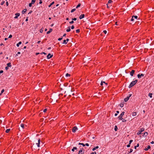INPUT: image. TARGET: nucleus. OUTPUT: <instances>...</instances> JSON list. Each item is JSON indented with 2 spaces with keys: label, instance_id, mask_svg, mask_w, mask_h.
I'll list each match as a JSON object with an SVG mask.
<instances>
[{
  "label": "nucleus",
  "instance_id": "nucleus-1",
  "mask_svg": "<svg viewBox=\"0 0 154 154\" xmlns=\"http://www.w3.org/2000/svg\"><path fill=\"white\" fill-rule=\"evenodd\" d=\"M137 82V80H136L131 82L128 87L129 88H130L133 87L134 85H135Z\"/></svg>",
  "mask_w": 154,
  "mask_h": 154
},
{
  "label": "nucleus",
  "instance_id": "nucleus-2",
  "mask_svg": "<svg viewBox=\"0 0 154 154\" xmlns=\"http://www.w3.org/2000/svg\"><path fill=\"white\" fill-rule=\"evenodd\" d=\"M125 112H123L122 113L120 114V115L118 117L119 119V120H122V117L125 114Z\"/></svg>",
  "mask_w": 154,
  "mask_h": 154
},
{
  "label": "nucleus",
  "instance_id": "nucleus-3",
  "mask_svg": "<svg viewBox=\"0 0 154 154\" xmlns=\"http://www.w3.org/2000/svg\"><path fill=\"white\" fill-rule=\"evenodd\" d=\"M144 131V128H141L140 130H139L138 132L137 133V135H139L141 134L142 132Z\"/></svg>",
  "mask_w": 154,
  "mask_h": 154
},
{
  "label": "nucleus",
  "instance_id": "nucleus-4",
  "mask_svg": "<svg viewBox=\"0 0 154 154\" xmlns=\"http://www.w3.org/2000/svg\"><path fill=\"white\" fill-rule=\"evenodd\" d=\"M78 130L77 127L76 126H74L72 129V131L73 133H75Z\"/></svg>",
  "mask_w": 154,
  "mask_h": 154
},
{
  "label": "nucleus",
  "instance_id": "nucleus-5",
  "mask_svg": "<svg viewBox=\"0 0 154 154\" xmlns=\"http://www.w3.org/2000/svg\"><path fill=\"white\" fill-rule=\"evenodd\" d=\"M131 95H132L131 94H129L128 96L127 97H126L124 99V101L125 102H127V101H128V100H129V99L130 97H131Z\"/></svg>",
  "mask_w": 154,
  "mask_h": 154
},
{
  "label": "nucleus",
  "instance_id": "nucleus-6",
  "mask_svg": "<svg viewBox=\"0 0 154 154\" xmlns=\"http://www.w3.org/2000/svg\"><path fill=\"white\" fill-rule=\"evenodd\" d=\"M53 56V55H51V54H48V55L47 56V58L48 59H49L51 58Z\"/></svg>",
  "mask_w": 154,
  "mask_h": 154
},
{
  "label": "nucleus",
  "instance_id": "nucleus-7",
  "mask_svg": "<svg viewBox=\"0 0 154 154\" xmlns=\"http://www.w3.org/2000/svg\"><path fill=\"white\" fill-rule=\"evenodd\" d=\"M144 75V74H138L137 75V77L139 79H140L141 78V76H143Z\"/></svg>",
  "mask_w": 154,
  "mask_h": 154
},
{
  "label": "nucleus",
  "instance_id": "nucleus-8",
  "mask_svg": "<svg viewBox=\"0 0 154 154\" xmlns=\"http://www.w3.org/2000/svg\"><path fill=\"white\" fill-rule=\"evenodd\" d=\"M40 139H38V143H36V144L37 145V146L38 147H40Z\"/></svg>",
  "mask_w": 154,
  "mask_h": 154
},
{
  "label": "nucleus",
  "instance_id": "nucleus-9",
  "mask_svg": "<svg viewBox=\"0 0 154 154\" xmlns=\"http://www.w3.org/2000/svg\"><path fill=\"white\" fill-rule=\"evenodd\" d=\"M84 150H83L82 149L80 150L78 154H83L84 153Z\"/></svg>",
  "mask_w": 154,
  "mask_h": 154
},
{
  "label": "nucleus",
  "instance_id": "nucleus-10",
  "mask_svg": "<svg viewBox=\"0 0 154 154\" xmlns=\"http://www.w3.org/2000/svg\"><path fill=\"white\" fill-rule=\"evenodd\" d=\"M16 16L14 17V18L15 19H17L18 18V17H19L20 15V14L19 13H17L15 14Z\"/></svg>",
  "mask_w": 154,
  "mask_h": 154
},
{
  "label": "nucleus",
  "instance_id": "nucleus-11",
  "mask_svg": "<svg viewBox=\"0 0 154 154\" xmlns=\"http://www.w3.org/2000/svg\"><path fill=\"white\" fill-rule=\"evenodd\" d=\"M135 70H132L131 72L130 73V75L131 76H133V75L134 73Z\"/></svg>",
  "mask_w": 154,
  "mask_h": 154
},
{
  "label": "nucleus",
  "instance_id": "nucleus-12",
  "mask_svg": "<svg viewBox=\"0 0 154 154\" xmlns=\"http://www.w3.org/2000/svg\"><path fill=\"white\" fill-rule=\"evenodd\" d=\"M85 17V14H82L81 15H80V16L79 17V18L80 19H81L82 18H84Z\"/></svg>",
  "mask_w": 154,
  "mask_h": 154
},
{
  "label": "nucleus",
  "instance_id": "nucleus-13",
  "mask_svg": "<svg viewBox=\"0 0 154 154\" xmlns=\"http://www.w3.org/2000/svg\"><path fill=\"white\" fill-rule=\"evenodd\" d=\"M151 148V147L149 145H148L147 146V148H145L144 149V150H145V151H147L148 150V149H150Z\"/></svg>",
  "mask_w": 154,
  "mask_h": 154
},
{
  "label": "nucleus",
  "instance_id": "nucleus-14",
  "mask_svg": "<svg viewBox=\"0 0 154 154\" xmlns=\"http://www.w3.org/2000/svg\"><path fill=\"white\" fill-rule=\"evenodd\" d=\"M53 29H50L47 32V34H48L50 33V32H52Z\"/></svg>",
  "mask_w": 154,
  "mask_h": 154
},
{
  "label": "nucleus",
  "instance_id": "nucleus-15",
  "mask_svg": "<svg viewBox=\"0 0 154 154\" xmlns=\"http://www.w3.org/2000/svg\"><path fill=\"white\" fill-rule=\"evenodd\" d=\"M103 83H104V84L106 86L107 85V83H105V82H102L100 83V85H103Z\"/></svg>",
  "mask_w": 154,
  "mask_h": 154
},
{
  "label": "nucleus",
  "instance_id": "nucleus-16",
  "mask_svg": "<svg viewBox=\"0 0 154 154\" xmlns=\"http://www.w3.org/2000/svg\"><path fill=\"white\" fill-rule=\"evenodd\" d=\"M70 26H68V29L66 30V31L67 32H69L71 30V29H70Z\"/></svg>",
  "mask_w": 154,
  "mask_h": 154
},
{
  "label": "nucleus",
  "instance_id": "nucleus-17",
  "mask_svg": "<svg viewBox=\"0 0 154 154\" xmlns=\"http://www.w3.org/2000/svg\"><path fill=\"white\" fill-rule=\"evenodd\" d=\"M137 115V112H134L132 113V116H135Z\"/></svg>",
  "mask_w": 154,
  "mask_h": 154
},
{
  "label": "nucleus",
  "instance_id": "nucleus-18",
  "mask_svg": "<svg viewBox=\"0 0 154 154\" xmlns=\"http://www.w3.org/2000/svg\"><path fill=\"white\" fill-rule=\"evenodd\" d=\"M99 148V146H97L96 147H95L94 148L92 149V150L94 151L96 149H98Z\"/></svg>",
  "mask_w": 154,
  "mask_h": 154
},
{
  "label": "nucleus",
  "instance_id": "nucleus-19",
  "mask_svg": "<svg viewBox=\"0 0 154 154\" xmlns=\"http://www.w3.org/2000/svg\"><path fill=\"white\" fill-rule=\"evenodd\" d=\"M27 11V9H24L22 11V13L23 14H24Z\"/></svg>",
  "mask_w": 154,
  "mask_h": 154
},
{
  "label": "nucleus",
  "instance_id": "nucleus-20",
  "mask_svg": "<svg viewBox=\"0 0 154 154\" xmlns=\"http://www.w3.org/2000/svg\"><path fill=\"white\" fill-rule=\"evenodd\" d=\"M7 66H8V67H11V63H8L7 64Z\"/></svg>",
  "mask_w": 154,
  "mask_h": 154
},
{
  "label": "nucleus",
  "instance_id": "nucleus-21",
  "mask_svg": "<svg viewBox=\"0 0 154 154\" xmlns=\"http://www.w3.org/2000/svg\"><path fill=\"white\" fill-rule=\"evenodd\" d=\"M21 42H19L17 44V47H19L20 45L21 44Z\"/></svg>",
  "mask_w": 154,
  "mask_h": 154
},
{
  "label": "nucleus",
  "instance_id": "nucleus-22",
  "mask_svg": "<svg viewBox=\"0 0 154 154\" xmlns=\"http://www.w3.org/2000/svg\"><path fill=\"white\" fill-rule=\"evenodd\" d=\"M62 43L63 44H66L67 43V42H66V40H64Z\"/></svg>",
  "mask_w": 154,
  "mask_h": 154
},
{
  "label": "nucleus",
  "instance_id": "nucleus-23",
  "mask_svg": "<svg viewBox=\"0 0 154 154\" xmlns=\"http://www.w3.org/2000/svg\"><path fill=\"white\" fill-rule=\"evenodd\" d=\"M79 145H82L83 146H85V145L83 143H79Z\"/></svg>",
  "mask_w": 154,
  "mask_h": 154
},
{
  "label": "nucleus",
  "instance_id": "nucleus-24",
  "mask_svg": "<svg viewBox=\"0 0 154 154\" xmlns=\"http://www.w3.org/2000/svg\"><path fill=\"white\" fill-rule=\"evenodd\" d=\"M10 131V129H7L5 131V132L7 133H8Z\"/></svg>",
  "mask_w": 154,
  "mask_h": 154
},
{
  "label": "nucleus",
  "instance_id": "nucleus-25",
  "mask_svg": "<svg viewBox=\"0 0 154 154\" xmlns=\"http://www.w3.org/2000/svg\"><path fill=\"white\" fill-rule=\"evenodd\" d=\"M148 135V133L147 132H145L144 133L143 135L146 136Z\"/></svg>",
  "mask_w": 154,
  "mask_h": 154
},
{
  "label": "nucleus",
  "instance_id": "nucleus-26",
  "mask_svg": "<svg viewBox=\"0 0 154 154\" xmlns=\"http://www.w3.org/2000/svg\"><path fill=\"white\" fill-rule=\"evenodd\" d=\"M132 17H133V18L136 19H137L138 17L137 16L133 15Z\"/></svg>",
  "mask_w": 154,
  "mask_h": 154
},
{
  "label": "nucleus",
  "instance_id": "nucleus-27",
  "mask_svg": "<svg viewBox=\"0 0 154 154\" xmlns=\"http://www.w3.org/2000/svg\"><path fill=\"white\" fill-rule=\"evenodd\" d=\"M5 91V90L4 89H3L2 90V91H1V93H0V95H1L4 92V91Z\"/></svg>",
  "mask_w": 154,
  "mask_h": 154
},
{
  "label": "nucleus",
  "instance_id": "nucleus-28",
  "mask_svg": "<svg viewBox=\"0 0 154 154\" xmlns=\"http://www.w3.org/2000/svg\"><path fill=\"white\" fill-rule=\"evenodd\" d=\"M152 93H149V94L148 96L152 98Z\"/></svg>",
  "mask_w": 154,
  "mask_h": 154
},
{
  "label": "nucleus",
  "instance_id": "nucleus-29",
  "mask_svg": "<svg viewBox=\"0 0 154 154\" xmlns=\"http://www.w3.org/2000/svg\"><path fill=\"white\" fill-rule=\"evenodd\" d=\"M81 6V4L79 3L78 4V5L76 7V8H78L79 7Z\"/></svg>",
  "mask_w": 154,
  "mask_h": 154
},
{
  "label": "nucleus",
  "instance_id": "nucleus-30",
  "mask_svg": "<svg viewBox=\"0 0 154 154\" xmlns=\"http://www.w3.org/2000/svg\"><path fill=\"white\" fill-rule=\"evenodd\" d=\"M76 32L77 33H79V32H80V29H77V30H76Z\"/></svg>",
  "mask_w": 154,
  "mask_h": 154
},
{
  "label": "nucleus",
  "instance_id": "nucleus-31",
  "mask_svg": "<svg viewBox=\"0 0 154 154\" xmlns=\"http://www.w3.org/2000/svg\"><path fill=\"white\" fill-rule=\"evenodd\" d=\"M70 76V74H69L68 73H66V77Z\"/></svg>",
  "mask_w": 154,
  "mask_h": 154
},
{
  "label": "nucleus",
  "instance_id": "nucleus-32",
  "mask_svg": "<svg viewBox=\"0 0 154 154\" xmlns=\"http://www.w3.org/2000/svg\"><path fill=\"white\" fill-rule=\"evenodd\" d=\"M76 10V9L75 8H74V9H72L71 12L72 13V12H74Z\"/></svg>",
  "mask_w": 154,
  "mask_h": 154
},
{
  "label": "nucleus",
  "instance_id": "nucleus-33",
  "mask_svg": "<svg viewBox=\"0 0 154 154\" xmlns=\"http://www.w3.org/2000/svg\"><path fill=\"white\" fill-rule=\"evenodd\" d=\"M117 129L118 128L117 126H116L114 128V130L115 131H117Z\"/></svg>",
  "mask_w": 154,
  "mask_h": 154
},
{
  "label": "nucleus",
  "instance_id": "nucleus-34",
  "mask_svg": "<svg viewBox=\"0 0 154 154\" xmlns=\"http://www.w3.org/2000/svg\"><path fill=\"white\" fill-rule=\"evenodd\" d=\"M36 0H32L31 3L33 4L35 2Z\"/></svg>",
  "mask_w": 154,
  "mask_h": 154
},
{
  "label": "nucleus",
  "instance_id": "nucleus-35",
  "mask_svg": "<svg viewBox=\"0 0 154 154\" xmlns=\"http://www.w3.org/2000/svg\"><path fill=\"white\" fill-rule=\"evenodd\" d=\"M122 122H126V120H125V119H122Z\"/></svg>",
  "mask_w": 154,
  "mask_h": 154
},
{
  "label": "nucleus",
  "instance_id": "nucleus-36",
  "mask_svg": "<svg viewBox=\"0 0 154 154\" xmlns=\"http://www.w3.org/2000/svg\"><path fill=\"white\" fill-rule=\"evenodd\" d=\"M112 0H109L108 2V3L109 4H110L112 3Z\"/></svg>",
  "mask_w": 154,
  "mask_h": 154
},
{
  "label": "nucleus",
  "instance_id": "nucleus-37",
  "mask_svg": "<svg viewBox=\"0 0 154 154\" xmlns=\"http://www.w3.org/2000/svg\"><path fill=\"white\" fill-rule=\"evenodd\" d=\"M120 106L121 107H122L124 106V104H122V103H121L120 104Z\"/></svg>",
  "mask_w": 154,
  "mask_h": 154
},
{
  "label": "nucleus",
  "instance_id": "nucleus-38",
  "mask_svg": "<svg viewBox=\"0 0 154 154\" xmlns=\"http://www.w3.org/2000/svg\"><path fill=\"white\" fill-rule=\"evenodd\" d=\"M5 2L4 1H2L1 3V5H3L5 3Z\"/></svg>",
  "mask_w": 154,
  "mask_h": 154
},
{
  "label": "nucleus",
  "instance_id": "nucleus-39",
  "mask_svg": "<svg viewBox=\"0 0 154 154\" xmlns=\"http://www.w3.org/2000/svg\"><path fill=\"white\" fill-rule=\"evenodd\" d=\"M32 3H30L29 4V7H31L32 6Z\"/></svg>",
  "mask_w": 154,
  "mask_h": 154
},
{
  "label": "nucleus",
  "instance_id": "nucleus-40",
  "mask_svg": "<svg viewBox=\"0 0 154 154\" xmlns=\"http://www.w3.org/2000/svg\"><path fill=\"white\" fill-rule=\"evenodd\" d=\"M20 126L21 127L23 128H24V124H21L20 125Z\"/></svg>",
  "mask_w": 154,
  "mask_h": 154
},
{
  "label": "nucleus",
  "instance_id": "nucleus-41",
  "mask_svg": "<svg viewBox=\"0 0 154 154\" xmlns=\"http://www.w3.org/2000/svg\"><path fill=\"white\" fill-rule=\"evenodd\" d=\"M72 20H74V21H75L77 20V18H72Z\"/></svg>",
  "mask_w": 154,
  "mask_h": 154
},
{
  "label": "nucleus",
  "instance_id": "nucleus-42",
  "mask_svg": "<svg viewBox=\"0 0 154 154\" xmlns=\"http://www.w3.org/2000/svg\"><path fill=\"white\" fill-rule=\"evenodd\" d=\"M103 32L104 34H106L107 33V31L106 30H104L103 31Z\"/></svg>",
  "mask_w": 154,
  "mask_h": 154
},
{
  "label": "nucleus",
  "instance_id": "nucleus-43",
  "mask_svg": "<svg viewBox=\"0 0 154 154\" xmlns=\"http://www.w3.org/2000/svg\"><path fill=\"white\" fill-rule=\"evenodd\" d=\"M74 23V21L72 20V21L69 22V23L70 24H72Z\"/></svg>",
  "mask_w": 154,
  "mask_h": 154
},
{
  "label": "nucleus",
  "instance_id": "nucleus-44",
  "mask_svg": "<svg viewBox=\"0 0 154 154\" xmlns=\"http://www.w3.org/2000/svg\"><path fill=\"white\" fill-rule=\"evenodd\" d=\"M133 141L132 140H130L129 141V144H131V143L133 142Z\"/></svg>",
  "mask_w": 154,
  "mask_h": 154
},
{
  "label": "nucleus",
  "instance_id": "nucleus-45",
  "mask_svg": "<svg viewBox=\"0 0 154 154\" xmlns=\"http://www.w3.org/2000/svg\"><path fill=\"white\" fill-rule=\"evenodd\" d=\"M134 18H133V17H132V18L131 19V21H134Z\"/></svg>",
  "mask_w": 154,
  "mask_h": 154
},
{
  "label": "nucleus",
  "instance_id": "nucleus-46",
  "mask_svg": "<svg viewBox=\"0 0 154 154\" xmlns=\"http://www.w3.org/2000/svg\"><path fill=\"white\" fill-rule=\"evenodd\" d=\"M71 28L72 29H73L74 28V25H72L71 27Z\"/></svg>",
  "mask_w": 154,
  "mask_h": 154
},
{
  "label": "nucleus",
  "instance_id": "nucleus-47",
  "mask_svg": "<svg viewBox=\"0 0 154 154\" xmlns=\"http://www.w3.org/2000/svg\"><path fill=\"white\" fill-rule=\"evenodd\" d=\"M62 38H59L58 40L59 41H60L62 39Z\"/></svg>",
  "mask_w": 154,
  "mask_h": 154
},
{
  "label": "nucleus",
  "instance_id": "nucleus-48",
  "mask_svg": "<svg viewBox=\"0 0 154 154\" xmlns=\"http://www.w3.org/2000/svg\"><path fill=\"white\" fill-rule=\"evenodd\" d=\"M12 35H10L9 36L8 38H12Z\"/></svg>",
  "mask_w": 154,
  "mask_h": 154
},
{
  "label": "nucleus",
  "instance_id": "nucleus-49",
  "mask_svg": "<svg viewBox=\"0 0 154 154\" xmlns=\"http://www.w3.org/2000/svg\"><path fill=\"white\" fill-rule=\"evenodd\" d=\"M132 151H133V149H130V151L129 153H131V152H132Z\"/></svg>",
  "mask_w": 154,
  "mask_h": 154
},
{
  "label": "nucleus",
  "instance_id": "nucleus-50",
  "mask_svg": "<svg viewBox=\"0 0 154 154\" xmlns=\"http://www.w3.org/2000/svg\"><path fill=\"white\" fill-rule=\"evenodd\" d=\"M47 109H45L43 110V112H45L47 111Z\"/></svg>",
  "mask_w": 154,
  "mask_h": 154
},
{
  "label": "nucleus",
  "instance_id": "nucleus-51",
  "mask_svg": "<svg viewBox=\"0 0 154 154\" xmlns=\"http://www.w3.org/2000/svg\"><path fill=\"white\" fill-rule=\"evenodd\" d=\"M42 0H39V3L40 4H41L42 3Z\"/></svg>",
  "mask_w": 154,
  "mask_h": 154
},
{
  "label": "nucleus",
  "instance_id": "nucleus-52",
  "mask_svg": "<svg viewBox=\"0 0 154 154\" xmlns=\"http://www.w3.org/2000/svg\"><path fill=\"white\" fill-rule=\"evenodd\" d=\"M91 154H96V152H94L91 153Z\"/></svg>",
  "mask_w": 154,
  "mask_h": 154
},
{
  "label": "nucleus",
  "instance_id": "nucleus-53",
  "mask_svg": "<svg viewBox=\"0 0 154 154\" xmlns=\"http://www.w3.org/2000/svg\"><path fill=\"white\" fill-rule=\"evenodd\" d=\"M85 145V146H89V144L88 143H86Z\"/></svg>",
  "mask_w": 154,
  "mask_h": 154
},
{
  "label": "nucleus",
  "instance_id": "nucleus-54",
  "mask_svg": "<svg viewBox=\"0 0 154 154\" xmlns=\"http://www.w3.org/2000/svg\"><path fill=\"white\" fill-rule=\"evenodd\" d=\"M44 54L45 55H46L47 54L46 53H45V52H42V53H41V54Z\"/></svg>",
  "mask_w": 154,
  "mask_h": 154
},
{
  "label": "nucleus",
  "instance_id": "nucleus-55",
  "mask_svg": "<svg viewBox=\"0 0 154 154\" xmlns=\"http://www.w3.org/2000/svg\"><path fill=\"white\" fill-rule=\"evenodd\" d=\"M5 69L6 70H8V66H6L5 68Z\"/></svg>",
  "mask_w": 154,
  "mask_h": 154
},
{
  "label": "nucleus",
  "instance_id": "nucleus-56",
  "mask_svg": "<svg viewBox=\"0 0 154 154\" xmlns=\"http://www.w3.org/2000/svg\"><path fill=\"white\" fill-rule=\"evenodd\" d=\"M130 144H129H129L127 145V147H130Z\"/></svg>",
  "mask_w": 154,
  "mask_h": 154
},
{
  "label": "nucleus",
  "instance_id": "nucleus-57",
  "mask_svg": "<svg viewBox=\"0 0 154 154\" xmlns=\"http://www.w3.org/2000/svg\"><path fill=\"white\" fill-rule=\"evenodd\" d=\"M73 149L74 150V149H77V148L76 147H74L73 148Z\"/></svg>",
  "mask_w": 154,
  "mask_h": 154
},
{
  "label": "nucleus",
  "instance_id": "nucleus-58",
  "mask_svg": "<svg viewBox=\"0 0 154 154\" xmlns=\"http://www.w3.org/2000/svg\"><path fill=\"white\" fill-rule=\"evenodd\" d=\"M6 5L7 6H8V2H6Z\"/></svg>",
  "mask_w": 154,
  "mask_h": 154
},
{
  "label": "nucleus",
  "instance_id": "nucleus-59",
  "mask_svg": "<svg viewBox=\"0 0 154 154\" xmlns=\"http://www.w3.org/2000/svg\"><path fill=\"white\" fill-rule=\"evenodd\" d=\"M3 72V70L0 71V73H2Z\"/></svg>",
  "mask_w": 154,
  "mask_h": 154
},
{
  "label": "nucleus",
  "instance_id": "nucleus-60",
  "mask_svg": "<svg viewBox=\"0 0 154 154\" xmlns=\"http://www.w3.org/2000/svg\"><path fill=\"white\" fill-rule=\"evenodd\" d=\"M115 24L116 25H118V23L117 22H116L115 23Z\"/></svg>",
  "mask_w": 154,
  "mask_h": 154
},
{
  "label": "nucleus",
  "instance_id": "nucleus-61",
  "mask_svg": "<svg viewBox=\"0 0 154 154\" xmlns=\"http://www.w3.org/2000/svg\"><path fill=\"white\" fill-rule=\"evenodd\" d=\"M54 2H52L50 4H51V5H53L54 3Z\"/></svg>",
  "mask_w": 154,
  "mask_h": 154
},
{
  "label": "nucleus",
  "instance_id": "nucleus-62",
  "mask_svg": "<svg viewBox=\"0 0 154 154\" xmlns=\"http://www.w3.org/2000/svg\"><path fill=\"white\" fill-rule=\"evenodd\" d=\"M28 21V17H26V21Z\"/></svg>",
  "mask_w": 154,
  "mask_h": 154
},
{
  "label": "nucleus",
  "instance_id": "nucleus-63",
  "mask_svg": "<svg viewBox=\"0 0 154 154\" xmlns=\"http://www.w3.org/2000/svg\"><path fill=\"white\" fill-rule=\"evenodd\" d=\"M43 32V29H41V30H40V32Z\"/></svg>",
  "mask_w": 154,
  "mask_h": 154
},
{
  "label": "nucleus",
  "instance_id": "nucleus-64",
  "mask_svg": "<svg viewBox=\"0 0 154 154\" xmlns=\"http://www.w3.org/2000/svg\"><path fill=\"white\" fill-rule=\"evenodd\" d=\"M151 144H154V142L153 141H152L151 142Z\"/></svg>",
  "mask_w": 154,
  "mask_h": 154
}]
</instances>
